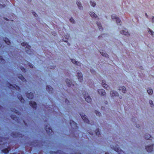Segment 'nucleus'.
Instances as JSON below:
<instances>
[{
  "label": "nucleus",
  "instance_id": "35",
  "mask_svg": "<svg viewBox=\"0 0 154 154\" xmlns=\"http://www.w3.org/2000/svg\"><path fill=\"white\" fill-rule=\"evenodd\" d=\"M147 92L149 95L152 94L153 93V90L151 89L148 88L147 90Z\"/></svg>",
  "mask_w": 154,
  "mask_h": 154
},
{
  "label": "nucleus",
  "instance_id": "63",
  "mask_svg": "<svg viewBox=\"0 0 154 154\" xmlns=\"http://www.w3.org/2000/svg\"><path fill=\"white\" fill-rule=\"evenodd\" d=\"M100 36H99L98 37V38H100Z\"/></svg>",
  "mask_w": 154,
  "mask_h": 154
},
{
  "label": "nucleus",
  "instance_id": "18",
  "mask_svg": "<svg viewBox=\"0 0 154 154\" xmlns=\"http://www.w3.org/2000/svg\"><path fill=\"white\" fill-rule=\"evenodd\" d=\"M98 92L101 96H105L106 95V92L105 90L103 89H98Z\"/></svg>",
  "mask_w": 154,
  "mask_h": 154
},
{
  "label": "nucleus",
  "instance_id": "57",
  "mask_svg": "<svg viewBox=\"0 0 154 154\" xmlns=\"http://www.w3.org/2000/svg\"><path fill=\"white\" fill-rule=\"evenodd\" d=\"M103 35H104V34H102L101 35V37H103Z\"/></svg>",
  "mask_w": 154,
  "mask_h": 154
},
{
  "label": "nucleus",
  "instance_id": "6",
  "mask_svg": "<svg viewBox=\"0 0 154 154\" xmlns=\"http://www.w3.org/2000/svg\"><path fill=\"white\" fill-rule=\"evenodd\" d=\"M45 129L46 131L48 134L49 135H52L53 133V132L50 128V125L48 124L47 125L45 126Z\"/></svg>",
  "mask_w": 154,
  "mask_h": 154
},
{
  "label": "nucleus",
  "instance_id": "34",
  "mask_svg": "<svg viewBox=\"0 0 154 154\" xmlns=\"http://www.w3.org/2000/svg\"><path fill=\"white\" fill-rule=\"evenodd\" d=\"M76 4L79 9L81 10L82 8V6L80 2H77Z\"/></svg>",
  "mask_w": 154,
  "mask_h": 154
},
{
  "label": "nucleus",
  "instance_id": "52",
  "mask_svg": "<svg viewBox=\"0 0 154 154\" xmlns=\"http://www.w3.org/2000/svg\"><path fill=\"white\" fill-rule=\"evenodd\" d=\"M88 133L91 135H93V132H88Z\"/></svg>",
  "mask_w": 154,
  "mask_h": 154
},
{
  "label": "nucleus",
  "instance_id": "20",
  "mask_svg": "<svg viewBox=\"0 0 154 154\" xmlns=\"http://www.w3.org/2000/svg\"><path fill=\"white\" fill-rule=\"evenodd\" d=\"M78 78L80 82H81L83 80L82 74L81 72H78Z\"/></svg>",
  "mask_w": 154,
  "mask_h": 154
},
{
  "label": "nucleus",
  "instance_id": "41",
  "mask_svg": "<svg viewBox=\"0 0 154 154\" xmlns=\"http://www.w3.org/2000/svg\"><path fill=\"white\" fill-rule=\"evenodd\" d=\"M149 103L150 105H151V107H152L153 106V102L152 100H149Z\"/></svg>",
  "mask_w": 154,
  "mask_h": 154
},
{
  "label": "nucleus",
  "instance_id": "27",
  "mask_svg": "<svg viewBox=\"0 0 154 154\" xmlns=\"http://www.w3.org/2000/svg\"><path fill=\"white\" fill-rule=\"evenodd\" d=\"M18 78L21 79L22 82H24L26 81L25 78L21 74H19L18 75Z\"/></svg>",
  "mask_w": 154,
  "mask_h": 154
},
{
  "label": "nucleus",
  "instance_id": "10",
  "mask_svg": "<svg viewBox=\"0 0 154 154\" xmlns=\"http://www.w3.org/2000/svg\"><path fill=\"white\" fill-rule=\"evenodd\" d=\"M70 124L72 128L73 129H76L78 128L77 124L73 120L70 121Z\"/></svg>",
  "mask_w": 154,
  "mask_h": 154
},
{
  "label": "nucleus",
  "instance_id": "2",
  "mask_svg": "<svg viewBox=\"0 0 154 154\" xmlns=\"http://www.w3.org/2000/svg\"><path fill=\"white\" fill-rule=\"evenodd\" d=\"M6 86L11 89H12L13 90H16L18 91L19 92H20L21 91V90L20 87L17 86L16 85H12V84H10L9 82H7V83L6 84Z\"/></svg>",
  "mask_w": 154,
  "mask_h": 154
},
{
  "label": "nucleus",
  "instance_id": "43",
  "mask_svg": "<svg viewBox=\"0 0 154 154\" xmlns=\"http://www.w3.org/2000/svg\"><path fill=\"white\" fill-rule=\"evenodd\" d=\"M69 20L70 21V22L72 23H74V19H73V18H72V17H71L70 19H69Z\"/></svg>",
  "mask_w": 154,
  "mask_h": 154
},
{
  "label": "nucleus",
  "instance_id": "55",
  "mask_svg": "<svg viewBox=\"0 0 154 154\" xmlns=\"http://www.w3.org/2000/svg\"><path fill=\"white\" fill-rule=\"evenodd\" d=\"M2 107L0 105V110L2 109Z\"/></svg>",
  "mask_w": 154,
  "mask_h": 154
},
{
  "label": "nucleus",
  "instance_id": "22",
  "mask_svg": "<svg viewBox=\"0 0 154 154\" xmlns=\"http://www.w3.org/2000/svg\"><path fill=\"white\" fill-rule=\"evenodd\" d=\"M102 84L103 87L106 90H108L109 88V86L106 84V82L105 81L102 80Z\"/></svg>",
  "mask_w": 154,
  "mask_h": 154
},
{
  "label": "nucleus",
  "instance_id": "13",
  "mask_svg": "<svg viewBox=\"0 0 154 154\" xmlns=\"http://www.w3.org/2000/svg\"><path fill=\"white\" fill-rule=\"evenodd\" d=\"M30 105L34 109H35L37 107V104L35 102L30 101L29 102Z\"/></svg>",
  "mask_w": 154,
  "mask_h": 154
},
{
  "label": "nucleus",
  "instance_id": "9",
  "mask_svg": "<svg viewBox=\"0 0 154 154\" xmlns=\"http://www.w3.org/2000/svg\"><path fill=\"white\" fill-rule=\"evenodd\" d=\"M66 82L67 85L69 87H71L73 90H75L74 88H73L74 85L72 83V81L68 79H66Z\"/></svg>",
  "mask_w": 154,
  "mask_h": 154
},
{
  "label": "nucleus",
  "instance_id": "56",
  "mask_svg": "<svg viewBox=\"0 0 154 154\" xmlns=\"http://www.w3.org/2000/svg\"><path fill=\"white\" fill-rule=\"evenodd\" d=\"M105 154H109V153L107 152H105Z\"/></svg>",
  "mask_w": 154,
  "mask_h": 154
},
{
  "label": "nucleus",
  "instance_id": "44",
  "mask_svg": "<svg viewBox=\"0 0 154 154\" xmlns=\"http://www.w3.org/2000/svg\"><path fill=\"white\" fill-rule=\"evenodd\" d=\"M32 14L35 17H37V14L35 13V12L34 11H32Z\"/></svg>",
  "mask_w": 154,
  "mask_h": 154
},
{
  "label": "nucleus",
  "instance_id": "11",
  "mask_svg": "<svg viewBox=\"0 0 154 154\" xmlns=\"http://www.w3.org/2000/svg\"><path fill=\"white\" fill-rule=\"evenodd\" d=\"M8 138H5L3 137H0V142H2L0 144V145L2 144L3 145H5L7 144V143L5 142V140L8 139Z\"/></svg>",
  "mask_w": 154,
  "mask_h": 154
},
{
  "label": "nucleus",
  "instance_id": "49",
  "mask_svg": "<svg viewBox=\"0 0 154 154\" xmlns=\"http://www.w3.org/2000/svg\"><path fill=\"white\" fill-rule=\"evenodd\" d=\"M52 34L54 35H55L57 34L55 32H52Z\"/></svg>",
  "mask_w": 154,
  "mask_h": 154
},
{
  "label": "nucleus",
  "instance_id": "64",
  "mask_svg": "<svg viewBox=\"0 0 154 154\" xmlns=\"http://www.w3.org/2000/svg\"><path fill=\"white\" fill-rule=\"evenodd\" d=\"M5 20H8L7 18H6L5 19Z\"/></svg>",
  "mask_w": 154,
  "mask_h": 154
},
{
  "label": "nucleus",
  "instance_id": "15",
  "mask_svg": "<svg viewBox=\"0 0 154 154\" xmlns=\"http://www.w3.org/2000/svg\"><path fill=\"white\" fill-rule=\"evenodd\" d=\"M120 33L124 35L127 36H128L129 35L128 30L125 29L124 30L121 31Z\"/></svg>",
  "mask_w": 154,
  "mask_h": 154
},
{
  "label": "nucleus",
  "instance_id": "39",
  "mask_svg": "<svg viewBox=\"0 0 154 154\" xmlns=\"http://www.w3.org/2000/svg\"><path fill=\"white\" fill-rule=\"evenodd\" d=\"M95 112L97 116H100L101 115V113L97 110H95Z\"/></svg>",
  "mask_w": 154,
  "mask_h": 154
},
{
  "label": "nucleus",
  "instance_id": "33",
  "mask_svg": "<svg viewBox=\"0 0 154 154\" xmlns=\"http://www.w3.org/2000/svg\"><path fill=\"white\" fill-rule=\"evenodd\" d=\"M150 137V135L148 134H145L144 136V138L146 139H149Z\"/></svg>",
  "mask_w": 154,
  "mask_h": 154
},
{
  "label": "nucleus",
  "instance_id": "24",
  "mask_svg": "<svg viewBox=\"0 0 154 154\" xmlns=\"http://www.w3.org/2000/svg\"><path fill=\"white\" fill-rule=\"evenodd\" d=\"M89 14L91 17L93 18L94 17L95 19L98 18V17L97 16L96 14L93 12L90 11L89 13Z\"/></svg>",
  "mask_w": 154,
  "mask_h": 154
},
{
  "label": "nucleus",
  "instance_id": "37",
  "mask_svg": "<svg viewBox=\"0 0 154 154\" xmlns=\"http://www.w3.org/2000/svg\"><path fill=\"white\" fill-rule=\"evenodd\" d=\"M148 32L151 35H153L154 34V32L151 29L149 28H148Z\"/></svg>",
  "mask_w": 154,
  "mask_h": 154
},
{
  "label": "nucleus",
  "instance_id": "47",
  "mask_svg": "<svg viewBox=\"0 0 154 154\" xmlns=\"http://www.w3.org/2000/svg\"><path fill=\"white\" fill-rule=\"evenodd\" d=\"M65 102L66 103H67V104H69V101L67 99H66L65 100Z\"/></svg>",
  "mask_w": 154,
  "mask_h": 154
},
{
  "label": "nucleus",
  "instance_id": "48",
  "mask_svg": "<svg viewBox=\"0 0 154 154\" xmlns=\"http://www.w3.org/2000/svg\"><path fill=\"white\" fill-rule=\"evenodd\" d=\"M0 5H1V7H0V8H3L5 7V4L2 5L1 4H0Z\"/></svg>",
  "mask_w": 154,
  "mask_h": 154
},
{
  "label": "nucleus",
  "instance_id": "29",
  "mask_svg": "<svg viewBox=\"0 0 154 154\" xmlns=\"http://www.w3.org/2000/svg\"><path fill=\"white\" fill-rule=\"evenodd\" d=\"M3 40L8 45H9L11 43V42L9 39L6 38H3Z\"/></svg>",
  "mask_w": 154,
  "mask_h": 154
},
{
  "label": "nucleus",
  "instance_id": "21",
  "mask_svg": "<svg viewBox=\"0 0 154 154\" xmlns=\"http://www.w3.org/2000/svg\"><path fill=\"white\" fill-rule=\"evenodd\" d=\"M11 117L12 119L15 120L17 122H19V118L16 115H12L11 116Z\"/></svg>",
  "mask_w": 154,
  "mask_h": 154
},
{
  "label": "nucleus",
  "instance_id": "53",
  "mask_svg": "<svg viewBox=\"0 0 154 154\" xmlns=\"http://www.w3.org/2000/svg\"><path fill=\"white\" fill-rule=\"evenodd\" d=\"M145 15H146V17H148V16L147 14L146 13Z\"/></svg>",
  "mask_w": 154,
  "mask_h": 154
},
{
  "label": "nucleus",
  "instance_id": "12",
  "mask_svg": "<svg viewBox=\"0 0 154 154\" xmlns=\"http://www.w3.org/2000/svg\"><path fill=\"white\" fill-rule=\"evenodd\" d=\"M50 154H66L65 153L60 150H57L56 152L50 151Z\"/></svg>",
  "mask_w": 154,
  "mask_h": 154
},
{
  "label": "nucleus",
  "instance_id": "54",
  "mask_svg": "<svg viewBox=\"0 0 154 154\" xmlns=\"http://www.w3.org/2000/svg\"><path fill=\"white\" fill-rule=\"evenodd\" d=\"M30 67H33V65H30Z\"/></svg>",
  "mask_w": 154,
  "mask_h": 154
},
{
  "label": "nucleus",
  "instance_id": "58",
  "mask_svg": "<svg viewBox=\"0 0 154 154\" xmlns=\"http://www.w3.org/2000/svg\"><path fill=\"white\" fill-rule=\"evenodd\" d=\"M136 127H137L138 128V127H139V125H138V126L137 125V126H136Z\"/></svg>",
  "mask_w": 154,
  "mask_h": 154
},
{
  "label": "nucleus",
  "instance_id": "60",
  "mask_svg": "<svg viewBox=\"0 0 154 154\" xmlns=\"http://www.w3.org/2000/svg\"><path fill=\"white\" fill-rule=\"evenodd\" d=\"M10 154H16L15 153H11Z\"/></svg>",
  "mask_w": 154,
  "mask_h": 154
},
{
  "label": "nucleus",
  "instance_id": "45",
  "mask_svg": "<svg viewBox=\"0 0 154 154\" xmlns=\"http://www.w3.org/2000/svg\"><path fill=\"white\" fill-rule=\"evenodd\" d=\"M55 66L54 65L50 66H48V68H49L51 69H54V68H55Z\"/></svg>",
  "mask_w": 154,
  "mask_h": 154
},
{
  "label": "nucleus",
  "instance_id": "7",
  "mask_svg": "<svg viewBox=\"0 0 154 154\" xmlns=\"http://www.w3.org/2000/svg\"><path fill=\"white\" fill-rule=\"evenodd\" d=\"M11 135L13 137L15 138L23 137L22 134L18 132H12L11 133Z\"/></svg>",
  "mask_w": 154,
  "mask_h": 154
},
{
  "label": "nucleus",
  "instance_id": "42",
  "mask_svg": "<svg viewBox=\"0 0 154 154\" xmlns=\"http://www.w3.org/2000/svg\"><path fill=\"white\" fill-rule=\"evenodd\" d=\"M90 71L93 74H94L95 73V71L93 69H90Z\"/></svg>",
  "mask_w": 154,
  "mask_h": 154
},
{
  "label": "nucleus",
  "instance_id": "30",
  "mask_svg": "<svg viewBox=\"0 0 154 154\" xmlns=\"http://www.w3.org/2000/svg\"><path fill=\"white\" fill-rule=\"evenodd\" d=\"M71 60L73 63H74L75 64L77 65H79L81 64V63H80L76 61L74 59H71Z\"/></svg>",
  "mask_w": 154,
  "mask_h": 154
},
{
  "label": "nucleus",
  "instance_id": "8",
  "mask_svg": "<svg viewBox=\"0 0 154 154\" xmlns=\"http://www.w3.org/2000/svg\"><path fill=\"white\" fill-rule=\"evenodd\" d=\"M112 19L113 20L115 19L116 20V23H117L118 25L119 24L121 26V20L119 19V18L116 16V15L115 14H113L111 16Z\"/></svg>",
  "mask_w": 154,
  "mask_h": 154
},
{
  "label": "nucleus",
  "instance_id": "14",
  "mask_svg": "<svg viewBox=\"0 0 154 154\" xmlns=\"http://www.w3.org/2000/svg\"><path fill=\"white\" fill-rule=\"evenodd\" d=\"M154 144L149 145L146 147V151L149 152H151L152 151L153 146Z\"/></svg>",
  "mask_w": 154,
  "mask_h": 154
},
{
  "label": "nucleus",
  "instance_id": "23",
  "mask_svg": "<svg viewBox=\"0 0 154 154\" xmlns=\"http://www.w3.org/2000/svg\"><path fill=\"white\" fill-rule=\"evenodd\" d=\"M11 150L10 147L8 146L7 148L3 149L2 150V151L5 154H7Z\"/></svg>",
  "mask_w": 154,
  "mask_h": 154
},
{
  "label": "nucleus",
  "instance_id": "38",
  "mask_svg": "<svg viewBox=\"0 0 154 154\" xmlns=\"http://www.w3.org/2000/svg\"><path fill=\"white\" fill-rule=\"evenodd\" d=\"M91 5L93 7H94L96 5V3L94 2H92V1H90Z\"/></svg>",
  "mask_w": 154,
  "mask_h": 154
},
{
  "label": "nucleus",
  "instance_id": "36",
  "mask_svg": "<svg viewBox=\"0 0 154 154\" xmlns=\"http://www.w3.org/2000/svg\"><path fill=\"white\" fill-rule=\"evenodd\" d=\"M95 132L97 135L98 136H99V135H100V133L99 129H97L95 130Z\"/></svg>",
  "mask_w": 154,
  "mask_h": 154
},
{
  "label": "nucleus",
  "instance_id": "59",
  "mask_svg": "<svg viewBox=\"0 0 154 154\" xmlns=\"http://www.w3.org/2000/svg\"><path fill=\"white\" fill-rule=\"evenodd\" d=\"M75 154H81V153H76Z\"/></svg>",
  "mask_w": 154,
  "mask_h": 154
},
{
  "label": "nucleus",
  "instance_id": "50",
  "mask_svg": "<svg viewBox=\"0 0 154 154\" xmlns=\"http://www.w3.org/2000/svg\"><path fill=\"white\" fill-rule=\"evenodd\" d=\"M152 22L153 23L154 22V17L153 16L152 17Z\"/></svg>",
  "mask_w": 154,
  "mask_h": 154
},
{
  "label": "nucleus",
  "instance_id": "32",
  "mask_svg": "<svg viewBox=\"0 0 154 154\" xmlns=\"http://www.w3.org/2000/svg\"><path fill=\"white\" fill-rule=\"evenodd\" d=\"M119 90H122V92L125 93L126 92V88L124 86H122L119 88Z\"/></svg>",
  "mask_w": 154,
  "mask_h": 154
},
{
  "label": "nucleus",
  "instance_id": "62",
  "mask_svg": "<svg viewBox=\"0 0 154 154\" xmlns=\"http://www.w3.org/2000/svg\"><path fill=\"white\" fill-rule=\"evenodd\" d=\"M107 101H106V102H105V103H106V104H107Z\"/></svg>",
  "mask_w": 154,
  "mask_h": 154
},
{
  "label": "nucleus",
  "instance_id": "5",
  "mask_svg": "<svg viewBox=\"0 0 154 154\" xmlns=\"http://www.w3.org/2000/svg\"><path fill=\"white\" fill-rule=\"evenodd\" d=\"M79 114L80 115L82 119L83 120L84 122H86L88 124H90L91 125H93V124L90 123V121L87 118V117L85 115L84 113H80Z\"/></svg>",
  "mask_w": 154,
  "mask_h": 154
},
{
  "label": "nucleus",
  "instance_id": "3",
  "mask_svg": "<svg viewBox=\"0 0 154 154\" xmlns=\"http://www.w3.org/2000/svg\"><path fill=\"white\" fill-rule=\"evenodd\" d=\"M82 94L81 95V96L83 95L84 97L85 101L88 103L91 102V99L89 96L88 94L86 91H81Z\"/></svg>",
  "mask_w": 154,
  "mask_h": 154
},
{
  "label": "nucleus",
  "instance_id": "4",
  "mask_svg": "<svg viewBox=\"0 0 154 154\" xmlns=\"http://www.w3.org/2000/svg\"><path fill=\"white\" fill-rule=\"evenodd\" d=\"M113 147L114 150L119 154H125L124 152L119 148L118 145H116L115 146H111V147L112 149Z\"/></svg>",
  "mask_w": 154,
  "mask_h": 154
},
{
  "label": "nucleus",
  "instance_id": "16",
  "mask_svg": "<svg viewBox=\"0 0 154 154\" xmlns=\"http://www.w3.org/2000/svg\"><path fill=\"white\" fill-rule=\"evenodd\" d=\"M17 96L18 99L22 103H24L25 100L20 94L18 93L17 94Z\"/></svg>",
  "mask_w": 154,
  "mask_h": 154
},
{
  "label": "nucleus",
  "instance_id": "61",
  "mask_svg": "<svg viewBox=\"0 0 154 154\" xmlns=\"http://www.w3.org/2000/svg\"><path fill=\"white\" fill-rule=\"evenodd\" d=\"M2 45L0 43V48L1 47Z\"/></svg>",
  "mask_w": 154,
  "mask_h": 154
},
{
  "label": "nucleus",
  "instance_id": "17",
  "mask_svg": "<svg viewBox=\"0 0 154 154\" xmlns=\"http://www.w3.org/2000/svg\"><path fill=\"white\" fill-rule=\"evenodd\" d=\"M46 90L49 94H52L53 92V88L50 86L48 85L46 86Z\"/></svg>",
  "mask_w": 154,
  "mask_h": 154
},
{
  "label": "nucleus",
  "instance_id": "1",
  "mask_svg": "<svg viewBox=\"0 0 154 154\" xmlns=\"http://www.w3.org/2000/svg\"><path fill=\"white\" fill-rule=\"evenodd\" d=\"M21 45L22 46H26V48H27L28 50H26L25 51L26 53L29 55H32L33 53V50L30 49L31 46L25 42H23L21 43Z\"/></svg>",
  "mask_w": 154,
  "mask_h": 154
},
{
  "label": "nucleus",
  "instance_id": "46",
  "mask_svg": "<svg viewBox=\"0 0 154 154\" xmlns=\"http://www.w3.org/2000/svg\"><path fill=\"white\" fill-rule=\"evenodd\" d=\"M5 60L3 59L2 57L1 56H0V61L2 62H4Z\"/></svg>",
  "mask_w": 154,
  "mask_h": 154
},
{
  "label": "nucleus",
  "instance_id": "31",
  "mask_svg": "<svg viewBox=\"0 0 154 154\" xmlns=\"http://www.w3.org/2000/svg\"><path fill=\"white\" fill-rule=\"evenodd\" d=\"M97 25L98 27V28L99 29L100 31H101L103 30V29L102 28V26L101 25V24L99 22H97Z\"/></svg>",
  "mask_w": 154,
  "mask_h": 154
},
{
  "label": "nucleus",
  "instance_id": "51",
  "mask_svg": "<svg viewBox=\"0 0 154 154\" xmlns=\"http://www.w3.org/2000/svg\"><path fill=\"white\" fill-rule=\"evenodd\" d=\"M69 35H66V38L67 39H68L69 38Z\"/></svg>",
  "mask_w": 154,
  "mask_h": 154
},
{
  "label": "nucleus",
  "instance_id": "25",
  "mask_svg": "<svg viewBox=\"0 0 154 154\" xmlns=\"http://www.w3.org/2000/svg\"><path fill=\"white\" fill-rule=\"evenodd\" d=\"M100 54L103 56H104L106 57H108V55L106 53L105 51L103 50L99 51Z\"/></svg>",
  "mask_w": 154,
  "mask_h": 154
},
{
  "label": "nucleus",
  "instance_id": "19",
  "mask_svg": "<svg viewBox=\"0 0 154 154\" xmlns=\"http://www.w3.org/2000/svg\"><path fill=\"white\" fill-rule=\"evenodd\" d=\"M110 93L112 97H116L118 95V93L114 91H111Z\"/></svg>",
  "mask_w": 154,
  "mask_h": 154
},
{
  "label": "nucleus",
  "instance_id": "40",
  "mask_svg": "<svg viewBox=\"0 0 154 154\" xmlns=\"http://www.w3.org/2000/svg\"><path fill=\"white\" fill-rule=\"evenodd\" d=\"M20 69L23 72H26V69L23 67L21 66L20 67Z\"/></svg>",
  "mask_w": 154,
  "mask_h": 154
},
{
  "label": "nucleus",
  "instance_id": "26",
  "mask_svg": "<svg viewBox=\"0 0 154 154\" xmlns=\"http://www.w3.org/2000/svg\"><path fill=\"white\" fill-rule=\"evenodd\" d=\"M11 110L17 114L19 115L20 114V113L18 110H16L15 108H10Z\"/></svg>",
  "mask_w": 154,
  "mask_h": 154
},
{
  "label": "nucleus",
  "instance_id": "28",
  "mask_svg": "<svg viewBox=\"0 0 154 154\" xmlns=\"http://www.w3.org/2000/svg\"><path fill=\"white\" fill-rule=\"evenodd\" d=\"M26 96L27 97L30 99H32L34 97L33 94L32 92H30L29 93H28L27 94H26Z\"/></svg>",
  "mask_w": 154,
  "mask_h": 154
}]
</instances>
